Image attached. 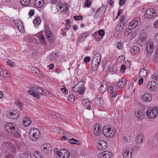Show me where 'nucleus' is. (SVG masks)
<instances>
[{"mask_svg":"<svg viewBox=\"0 0 158 158\" xmlns=\"http://www.w3.org/2000/svg\"><path fill=\"white\" fill-rule=\"evenodd\" d=\"M94 133L96 135L98 136L101 133L102 128L99 126H95L94 127Z\"/></svg>","mask_w":158,"mask_h":158,"instance_id":"nucleus-16","label":"nucleus"},{"mask_svg":"<svg viewBox=\"0 0 158 158\" xmlns=\"http://www.w3.org/2000/svg\"><path fill=\"white\" fill-rule=\"evenodd\" d=\"M23 123L24 126L28 127L31 123V122L29 118L25 117L23 119Z\"/></svg>","mask_w":158,"mask_h":158,"instance_id":"nucleus-26","label":"nucleus"},{"mask_svg":"<svg viewBox=\"0 0 158 158\" xmlns=\"http://www.w3.org/2000/svg\"><path fill=\"white\" fill-rule=\"evenodd\" d=\"M155 139L157 141H158V131L155 134Z\"/></svg>","mask_w":158,"mask_h":158,"instance_id":"nucleus-64","label":"nucleus"},{"mask_svg":"<svg viewBox=\"0 0 158 158\" xmlns=\"http://www.w3.org/2000/svg\"><path fill=\"white\" fill-rule=\"evenodd\" d=\"M59 8L60 9H63V10H68L69 9V6L67 3L60 4L59 5Z\"/></svg>","mask_w":158,"mask_h":158,"instance_id":"nucleus-33","label":"nucleus"},{"mask_svg":"<svg viewBox=\"0 0 158 158\" xmlns=\"http://www.w3.org/2000/svg\"><path fill=\"white\" fill-rule=\"evenodd\" d=\"M36 36L39 38L41 43L45 44V38L44 36L41 34V32H39L38 34H36Z\"/></svg>","mask_w":158,"mask_h":158,"instance_id":"nucleus-31","label":"nucleus"},{"mask_svg":"<svg viewBox=\"0 0 158 158\" xmlns=\"http://www.w3.org/2000/svg\"><path fill=\"white\" fill-rule=\"evenodd\" d=\"M45 35L46 38L49 42H53L54 41L52 33L48 30L45 31Z\"/></svg>","mask_w":158,"mask_h":158,"instance_id":"nucleus-12","label":"nucleus"},{"mask_svg":"<svg viewBox=\"0 0 158 158\" xmlns=\"http://www.w3.org/2000/svg\"><path fill=\"white\" fill-rule=\"evenodd\" d=\"M15 23L18 29L20 32H23L24 31V27L22 23L20 20L16 21Z\"/></svg>","mask_w":158,"mask_h":158,"instance_id":"nucleus-13","label":"nucleus"},{"mask_svg":"<svg viewBox=\"0 0 158 158\" xmlns=\"http://www.w3.org/2000/svg\"><path fill=\"white\" fill-rule=\"evenodd\" d=\"M133 152V149L131 148L130 149H126L123 152V158H131L132 157V153Z\"/></svg>","mask_w":158,"mask_h":158,"instance_id":"nucleus-10","label":"nucleus"},{"mask_svg":"<svg viewBox=\"0 0 158 158\" xmlns=\"http://www.w3.org/2000/svg\"><path fill=\"white\" fill-rule=\"evenodd\" d=\"M154 26L155 28L158 27V19L154 23Z\"/></svg>","mask_w":158,"mask_h":158,"instance_id":"nucleus-63","label":"nucleus"},{"mask_svg":"<svg viewBox=\"0 0 158 158\" xmlns=\"http://www.w3.org/2000/svg\"><path fill=\"white\" fill-rule=\"evenodd\" d=\"M147 74V70L144 69H141L139 73V75L140 77H146Z\"/></svg>","mask_w":158,"mask_h":158,"instance_id":"nucleus-29","label":"nucleus"},{"mask_svg":"<svg viewBox=\"0 0 158 158\" xmlns=\"http://www.w3.org/2000/svg\"><path fill=\"white\" fill-rule=\"evenodd\" d=\"M9 144L8 143H5L2 147V150L5 152H7L8 148H9Z\"/></svg>","mask_w":158,"mask_h":158,"instance_id":"nucleus-38","label":"nucleus"},{"mask_svg":"<svg viewBox=\"0 0 158 158\" xmlns=\"http://www.w3.org/2000/svg\"><path fill=\"white\" fill-rule=\"evenodd\" d=\"M155 11L156 10H146L144 16L145 18L149 19L153 18L156 15Z\"/></svg>","mask_w":158,"mask_h":158,"instance_id":"nucleus-11","label":"nucleus"},{"mask_svg":"<svg viewBox=\"0 0 158 158\" xmlns=\"http://www.w3.org/2000/svg\"><path fill=\"white\" fill-rule=\"evenodd\" d=\"M108 69L110 72L114 73H116L117 71L116 69L114 68L113 67H112L111 66L109 67Z\"/></svg>","mask_w":158,"mask_h":158,"instance_id":"nucleus-51","label":"nucleus"},{"mask_svg":"<svg viewBox=\"0 0 158 158\" xmlns=\"http://www.w3.org/2000/svg\"><path fill=\"white\" fill-rule=\"evenodd\" d=\"M41 150L42 151L47 153L48 151H51V147H50L49 144H47L45 145H44L42 146Z\"/></svg>","mask_w":158,"mask_h":158,"instance_id":"nucleus-21","label":"nucleus"},{"mask_svg":"<svg viewBox=\"0 0 158 158\" xmlns=\"http://www.w3.org/2000/svg\"><path fill=\"white\" fill-rule=\"evenodd\" d=\"M7 64L10 66H14L15 63L10 61L8 60L7 61Z\"/></svg>","mask_w":158,"mask_h":158,"instance_id":"nucleus-58","label":"nucleus"},{"mask_svg":"<svg viewBox=\"0 0 158 158\" xmlns=\"http://www.w3.org/2000/svg\"><path fill=\"white\" fill-rule=\"evenodd\" d=\"M91 3L90 1L89 0H87L86 1L84 6L85 7H89L91 5Z\"/></svg>","mask_w":158,"mask_h":158,"instance_id":"nucleus-47","label":"nucleus"},{"mask_svg":"<svg viewBox=\"0 0 158 158\" xmlns=\"http://www.w3.org/2000/svg\"><path fill=\"white\" fill-rule=\"evenodd\" d=\"M52 117L55 118H56L59 120L62 119L63 118L60 116L58 114L53 113L52 114Z\"/></svg>","mask_w":158,"mask_h":158,"instance_id":"nucleus-35","label":"nucleus"},{"mask_svg":"<svg viewBox=\"0 0 158 158\" xmlns=\"http://www.w3.org/2000/svg\"><path fill=\"white\" fill-rule=\"evenodd\" d=\"M2 74V76L4 77H6L8 74V73L6 72V70L4 71V70L2 69V71L1 72Z\"/></svg>","mask_w":158,"mask_h":158,"instance_id":"nucleus-48","label":"nucleus"},{"mask_svg":"<svg viewBox=\"0 0 158 158\" xmlns=\"http://www.w3.org/2000/svg\"><path fill=\"white\" fill-rule=\"evenodd\" d=\"M146 49L149 54H151L154 50V46L151 43H149L147 45Z\"/></svg>","mask_w":158,"mask_h":158,"instance_id":"nucleus-18","label":"nucleus"},{"mask_svg":"<svg viewBox=\"0 0 158 158\" xmlns=\"http://www.w3.org/2000/svg\"><path fill=\"white\" fill-rule=\"evenodd\" d=\"M139 39L142 42H144L147 38V34L146 33L144 32H141L139 35Z\"/></svg>","mask_w":158,"mask_h":158,"instance_id":"nucleus-24","label":"nucleus"},{"mask_svg":"<svg viewBox=\"0 0 158 158\" xmlns=\"http://www.w3.org/2000/svg\"><path fill=\"white\" fill-rule=\"evenodd\" d=\"M105 32L102 29L99 30L98 31V35L101 37H102L105 35Z\"/></svg>","mask_w":158,"mask_h":158,"instance_id":"nucleus-42","label":"nucleus"},{"mask_svg":"<svg viewBox=\"0 0 158 158\" xmlns=\"http://www.w3.org/2000/svg\"><path fill=\"white\" fill-rule=\"evenodd\" d=\"M126 69V66L124 65H122L121 66L120 71L122 72H124Z\"/></svg>","mask_w":158,"mask_h":158,"instance_id":"nucleus-59","label":"nucleus"},{"mask_svg":"<svg viewBox=\"0 0 158 158\" xmlns=\"http://www.w3.org/2000/svg\"><path fill=\"white\" fill-rule=\"evenodd\" d=\"M29 94L37 98H40V96L37 94L45 95L47 93L44 91L41 88L38 87L37 89L35 91V92L31 90H29L28 91Z\"/></svg>","mask_w":158,"mask_h":158,"instance_id":"nucleus-4","label":"nucleus"},{"mask_svg":"<svg viewBox=\"0 0 158 158\" xmlns=\"http://www.w3.org/2000/svg\"><path fill=\"white\" fill-rule=\"evenodd\" d=\"M135 114L137 117L139 119H142L143 118V113L141 110H138L136 111Z\"/></svg>","mask_w":158,"mask_h":158,"instance_id":"nucleus-30","label":"nucleus"},{"mask_svg":"<svg viewBox=\"0 0 158 158\" xmlns=\"http://www.w3.org/2000/svg\"><path fill=\"white\" fill-rule=\"evenodd\" d=\"M105 11L106 10H92L91 14H94V16L96 15V16H100L103 14Z\"/></svg>","mask_w":158,"mask_h":158,"instance_id":"nucleus-25","label":"nucleus"},{"mask_svg":"<svg viewBox=\"0 0 158 158\" xmlns=\"http://www.w3.org/2000/svg\"><path fill=\"white\" fill-rule=\"evenodd\" d=\"M82 16L81 15H79L78 16L75 15L73 17V18L76 20H79L82 19Z\"/></svg>","mask_w":158,"mask_h":158,"instance_id":"nucleus-49","label":"nucleus"},{"mask_svg":"<svg viewBox=\"0 0 158 158\" xmlns=\"http://www.w3.org/2000/svg\"><path fill=\"white\" fill-rule=\"evenodd\" d=\"M88 35V33H85L81 34L78 38L77 43H79L82 41H84L85 37H87Z\"/></svg>","mask_w":158,"mask_h":158,"instance_id":"nucleus-17","label":"nucleus"},{"mask_svg":"<svg viewBox=\"0 0 158 158\" xmlns=\"http://www.w3.org/2000/svg\"><path fill=\"white\" fill-rule=\"evenodd\" d=\"M142 98L143 100L146 102H150L152 98V95L148 93L145 94L143 95Z\"/></svg>","mask_w":158,"mask_h":158,"instance_id":"nucleus-15","label":"nucleus"},{"mask_svg":"<svg viewBox=\"0 0 158 158\" xmlns=\"http://www.w3.org/2000/svg\"><path fill=\"white\" fill-rule=\"evenodd\" d=\"M61 89L62 90V92L64 94H66L68 93V91L66 88H61Z\"/></svg>","mask_w":158,"mask_h":158,"instance_id":"nucleus-61","label":"nucleus"},{"mask_svg":"<svg viewBox=\"0 0 158 158\" xmlns=\"http://www.w3.org/2000/svg\"><path fill=\"white\" fill-rule=\"evenodd\" d=\"M122 47V43L121 42H119L118 43L117 45V48L118 49H121Z\"/></svg>","mask_w":158,"mask_h":158,"instance_id":"nucleus-54","label":"nucleus"},{"mask_svg":"<svg viewBox=\"0 0 158 158\" xmlns=\"http://www.w3.org/2000/svg\"><path fill=\"white\" fill-rule=\"evenodd\" d=\"M100 63V62L96 61V60H95V59L94 60H92L91 65V67L92 69L94 71L96 70L99 65Z\"/></svg>","mask_w":158,"mask_h":158,"instance_id":"nucleus-14","label":"nucleus"},{"mask_svg":"<svg viewBox=\"0 0 158 158\" xmlns=\"http://www.w3.org/2000/svg\"><path fill=\"white\" fill-rule=\"evenodd\" d=\"M126 1V0H120L119 2V5L120 6H123L124 4Z\"/></svg>","mask_w":158,"mask_h":158,"instance_id":"nucleus-62","label":"nucleus"},{"mask_svg":"<svg viewBox=\"0 0 158 158\" xmlns=\"http://www.w3.org/2000/svg\"><path fill=\"white\" fill-rule=\"evenodd\" d=\"M34 155L36 158H40V157L39 154L37 152H34Z\"/></svg>","mask_w":158,"mask_h":158,"instance_id":"nucleus-57","label":"nucleus"},{"mask_svg":"<svg viewBox=\"0 0 158 158\" xmlns=\"http://www.w3.org/2000/svg\"><path fill=\"white\" fill-rule=\"evenodd\" d=\"M148 116L151 118H154L158 114V108L157 107H149L146 112Z\"/></svg>","mask_w":158,"mask_h":158,"instance_id":"nucleus-3","label":"nucleus"},{"mask_svg":"<svg viewBox=\"0 0 158 158\" xmlns=\"http://www.w3.org/2000/svg\"><path fill=\"white\" fill-rule=\"evenodd\" d=\"M69 140H70V142L71 144H79V142L78 140L75 139H69Z\"/></svg>","mask_w":158,"mask_h":158,"instance_id":"nucleus-46","label":"nucleus"},{"mask_svg":"<svg viewBox=\"0 0 158 158\" xmlns=\"http://www.w3.org/2000/svg\"><path fill=\"white\" fill-rule=\"evenodd\" d=\"M10 152L12 153H14L16 152V148L15 146H12L10 148Z\"/></svg>","mask_w":158,"mask_h":158,"instance_id":"nucleus-53","label":"nucleus"},{"mask_svg":"<svg viewBox=\"0 0 158 158\" xmlns=\"http://www.w3.org/2000/svg\"><path fill=\"white\" fill-rule=\"evenodd\" d=\"M158 84L154 81H151L149 82L147 85V87L151 91L154 90H156L158 88Z\"/></svg>","mask_w":158,"mask_h":158,"instance_id":"nucleus-9","label":"nucleus"},{"mask_svg":"<svg viewBox=\"0 0 158 158\" xmlns=\"http://www.w3.org/2000/svg\"><path fill=\"white\" fill-rule=\"evenodd\" d=\"M72 89L75 92H78L80 94H83L85 89L84 82L82 81L79 82L73 87Z\"/></svg>","mask_w":158,"mask_h":158,"instance_id":"nucleus-2","label":"nucleus"},{"mask_svg":"<svg viewBox=\"0 0 158 158\" xmlns=\"http://www.w3.org/2000/svg\"><path fill=\"white\" fill-rule=\"evenodd\" d=\"M101 55L100 53H97L94 56L92 60H96V61L101 62Z\"/></svg>","mask_w":158,"mask_h":158,"instance_id":"nucleus-34","label":"nucleus"},{"mask_svg":"<svg viewBox=\"0 0 158 158\" xmlns=\"http://www.w3.org/2000/svg\"><path fill=\"white\" fill-rule=\"evenodd\" d=\"M117 95V93L116 92H112L110 94L111 97L114 98Z\"/></svg>","mask_w":158,"mask_h":158,"instance_id":"nucleus-60","label":"nucleus"},{"mask_svg":"<svg viewBox=\"0 0 158 158\" xmlns=\"http://www.w3.org/2000/svg\"><path fill=\"white\" fill-rule=\"evenodd\" d=\"M123 30L122 29H120L118 27V26L116 28L115 31V34L116 36H117L118 37H121L122 36V34L123 33Z\"/></svg>","mask_w":158,"mask_h":158,"instance_id":"nucleus-23","label":"nucleus"},{"mask_svg":"<svg viewBox=\"0 0 158 158\" xmlns=\"http://www.w3.org/2000/svg\"><path fill=\"white\" fill-rule=\"evenodd\" d=\"M89 101L88 99H84L82 101V104L85 106H87L89 105Z\"/></svg>","mask_w":158,"mask_h":158,"instance_id":"nucleus-43","label":"nucleus"},{"mask_svg":"<svg viewBox=\"0 0 158 158\" xmlns=\"http://www.w3.org/2000/svg\"><path fill=\"white\" fill-rule=\"evenodd\" d=\"M98 33L97 31L95 32L94 34H92V36L93 37L95 38V40L97 41H100L101 39L100 38H96L98 36Z\"/></svg>","mask_w":158,"mask_h":158,"instance_id":"nucleus-44","label":"nucleus"},{"mask_svg":"<svg viewBox=\"0 0 158 158\" xmlns=\"http://www.w3.org/2000/svg\"><path fill=\"white\" fill-rule=\"evenodd\" d=\"M154 39V41L158 44V32L155 35Z\"/></svg>","mask_w":158,"mask_h":158,"instance_id":"nucleus-55","label":"nucleus"},{"mask_svg":"<svg viewBox=\"0 0 158 158\" xmlns=\"http://www.w3.org/2000/svg\"><path fill=\"white\" fill-rule=\"evenodd\" d=\"M68 100L71 102H73L75 100V97L73 94H71L68 97Z\"/></svg>","mask_w":158,"mask_h":158,"instance_id":"nucleus-45","label":"nucleus"},{"mask_svg":"<svg viewBox=\"0 0 158 158\" xmlns=\"http://www.w3.org/2000/svg\"><path fill=\"white\" fill-rule=\"evenodd\" d=\"M35 3L36 7L40 8L43 6L44 2L43 0H36L35 1Z\"/></svg>","mask_w":158,"mask_h":158,"instance_id":"nucleus-28","label":"nucleus"},{"mask_svg":"<svg viewBox=\"0 0 158 158\" xmlns=\"http://www.w3.org/2000/svg\"><path fill=\"white\" fill-rule=\"evenodd\" d=\"M100 154V156L104 158H110L112 156L111 152L108 151L103 152Z\"/></svg>","mask_w":158,"mask_h":158,"instance_id":"nucleus-19","label":"nucleus"},{"mask_svg":"<svg viewBox=\"0 0 158 158\" xmlns=\"http://www.w3.org/2000/svg\"><path fill=\"white\" fill-rule=\"evenodd\" d=\"M137 26H135L134 23L133 22H132L131 23H130L128 27H131V29H134Z\"/></svg>","mask_w":158,"mask_h":158,"instance_id":"nucleus-52","label":"nucleus"},{"mask_svg":"<svg viewBox=\"0 0 158 158\" xmlns=\"http://www.w3.org/2000/svg\"><path fill=\"white\" fill-rule=\"evenodd\" d=\"M131 51L132 54H137L139 52V48L136 46H133L131 48Z\"/></svg>","mask_w":158,"mask_h":158,"instance_id":"nucleus-27","label":"nucleus"},{"mask_svg":"<svg viewBox=\"0 0 158 158\" xmlns=\"http://www.w3.org/2000/svg\"><path fill=\"white\" fill-rule=\"evenodd\" d=\"M7 115L9 118L13 119L16 118H18L19 116L18 113L15 111L10 112L8 113Z\"/></svg>","mask_w":158,"mask_h":158,"instance_id":"nucleus-20","label":"nucleus"},{"mask_svg":"<svg viewBox=\"0 0 158 158\" xmlns=\"http://www.w3.org/2000/svg\"><path fill=\"white\" fill-rule=\"evenodd\" d=\"M58 155L61 158H68L69 156V153L66 149H61L58 152Z\"/></svg>","mask_w":158,"mask_h":158,"instance_id":"nucleus-8","label":"nucleus"},{"mask_svg":"<svg viewBox=\"0 0 158 158\" xmlns=\"http://www.w3.org/2000/svg\"><path fill=\"white\" fill-rule=\"evenodd\" d=\"M140 21V18L139 17H137L135 18L132 22L134 23L135 26H137Z\"/></svg>","mask_w":158,"mask_h":158,"instance_id":"nucleus-41","label":"nucleus"},{"mask_svg":"<svg viewBox=\"0 0 158 158\" xmlns=\"http://www.w3.org/2000/svg\"><path fill=\"white\" fill-rule=\"evenodd\" d=\"M97 144L96 145V148L98 150L102 151L105 149L107 147L106 143L104 140L98 141L97 142Z\"/></svg>","mask_w":158,"mask_h":158,"instance_id":"nucleus-7","label":"nucleus"},{"mask_svg":"<svg viewBox=\"0 0 158 158\" xmlns=\"http://www.w3.org/2000/svg\"><path fill=\"white\" fill-rule=\"evenodd\" d=\"M58 56V54L55 52H52L50 54L48 58L49 61H52L56 60Z\"/></svg>","mask_w":158,"mask_h":158,"instance_id":"nucleus-22","label":"nucleus"},{"mask_svg":"<svg viewBox=\"0 0 158 158\" xmlns=\"http://www.w3.org/2000/svg\"><path fill=\"white\" fill-rule=\"evenodd\" d=\"M90 60V58L89 57L86 56L84 58V61L85 63H88Z\"/></svg>","mask_w":158,"mask_h":158,"instance_id":"nucleus-56","label":"nucleus"},{"mask_svg":"<svg viewBox=\"0 0 158 158\" xmlns=\"http://www.w3.org/2000/svg\"><path fill=\"white\" fill-rule=\"evenodd\" d=\"M124 79H122L121 80L118 82L116 84V86L120 88H122L125 85L124 82H123Z\"/></svg>","mask_w":158,"mask_h":158,"instance_id":"nucleus-36","label":"nucleus"},{"mask_svg":"<svg viewBox=\"0 0 158 158\" xmlns=\"http://www.w3.org/2000/svg\"><path fill=\"white\" fill-rule=\"evenodd\" d=\"M33 22L34 25L38 26L41 23V19L39 17H36Z\"/></svg>","mask_w":158,"mask_h":158,"instance_id":"nucleus-37","label":"nucleus"},{"mask_svg":"<svg viewBox=\"0 0 158 158\" xmlns=\"http://www.w3.org/2000/svg\"><path fill=\"white\" fill-rule=\"evenodd\" d=\"M30 0H21V3L23 6H27L30 3Z\"/></svg>","mask_w":158,"mask_h":158,"instance_id":"nucleus-39","label":"nucleus"},{"mask_svg":"<svg viewBox=\"0 0 158 158\" xmlns=\"http://www.w3.org/2000/svg\"><path fill=\"white\" fill-rule=\"evenodd\" d=\"M136 141L138 143H141L143 142V136L141 134H139L138 135Z\"/></svg>","mask_w":158,"mask_h":158,"instance_id":"nucleus-32","label":"nucleus"},{"mask_svg":"<svg viewBox=\"0 0 158 158\" xmlns=\"http://www.w3.org/2000/svg\"><path fill=\"white\" fill-rule=\"evenodd\" d=\"M129 29H127L126 31V32L125 33V34L127 35H128L132 31V29L131 28L129 27Z\"/></svg>","mask_w":158,"mask_h":158,"instance_id":"nucleus-50","label":"nucleus"},{"mask_svg":"<svg viewBox=\"0 0 158 158\" xmlns=\"http://www.w3.org/2000/svg\"><path fill=\"white\" fill-rule=\"evenodd\" d=\"M107 87V86L105 84H104L103 83H102L99 88L101 91L103 92L106 90Z\"/></svg>","mask_w":158,"mask_h":158,"instance_id":"nucleus-40","label":"nucleus"},{"mask_svg":"<svg viewBox=\"0 0 158 158\" xmlns=\"http://www.w3.org/2000/svg\"><path fill=\"white\" fill-rule=\"evenodd\" d=\"M5 128L6 131L9 133L13 134L15 137H20V134L18 131L17 128L15 127L12 123H7L6 125Z\"/></svg>","mask_w":158,"mask_h":158,"instance_id":"nucleus-1","label":"nucleus"},{"mask_svg":"<svg viewBox=\"0 0 158 158\" xmlns=\"http://www.w3.org/2000/svg\"><path fill=\"white\" fill-rule=\"evenodd\" d=\"M33 133L32 132V130L29 133V135L30 138L34 141L36 140L40 136V134L39 131L36 129H34Z\"/></svg>","mask_w":158,"mask_h":158,"instance_id":"nucleus-6","label":"nucleus"},{"mask_svg":"<svg viewBox=\"0 0 158 158\" xmlns=\"http://www.w3.org/2000/svg\"><path fill=\"white\" fill-rule=\"evenodd\" d=\"M102 131L104 135L107 138H111L114 136L113 131L110 127L104 126L103 128Z\"/></svg>","mask_w":158,"mask_h":158,"instance_id":"nucleus-5","label":"nucleus"}]
</instances>
